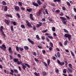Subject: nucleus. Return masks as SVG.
I'll list each match as a JSON object with an SVG mask.
<instances>
[{
	"mask_svg": "<svg viewBox=\"0 0 76 76\" xmlns=\"http://www.w3.org/2000/svg\"><path fill=\"white\" fill-rule=\"evenodd\" d=\"M60 18L61 19L62 23H63L64 25H66L67 23V21H66L67 20V19H66L65 17H60Z\"/></svg>",
	"mask_w": 76,
	"mask_h": 76,
	"instance_id": "nucleus-1",
	"label": "nucleus"
},
{
	"mask_svg": "<svg viewBox=\"0 0 76 76\" xmlns=\"http://www.w3.org/2000/svg\"><path fill=\"white\" fill-rule=\"evenodd\" d=\"M64 37L65 38H68L69 41H71V37H72V35H71L68 34H65L64 35Z\"/></svg>",
	"mask_w": 76,
	"mask_h": 76,
	"instance_id": "nucleus-2",
	"label": "nucleus"
},
{
	"mask_svg": "<svg viewBox=\"0 0 76 76\" xmlns=\"http://www.w3.org/2000/svg\"><path fill=\"white\" fill-rule=\"evenodd\" d=\"M0 48L1 50H3L4 51H5L6 48H7L6 46L4 44H3L1 46H0Z\"/></svg>",
	"mask_w": 76,
	"mask_h": 76,
	"instance_id": "nucleus-3",
	"label": "nucleus"
},
{
	"mask_svg": "<svg viewBox=\"0 0 76 76\" xmlns=\"http://www.w3.org/2000/svg\"><path fill=\"white\" fill-rule=\"evenodd\" d=\"M3 26H2L1 27V29H0V31L1 32L2 35H3V36L5 37H6V35H5L4 33V31H3Z\"/></svg>",
	"mask_w": 76,
	"mask_h": 76,
	"instance_id": "nucleus-4",
	"label": "nucleus"
},
{
	"mask_svg": "<svg viewBox=\"0 0 76 76\" xmlns=\"http://www.w3.org/2000/svg\"><path fill=\"white\" fill-rule=\"evenodd\" d=\"M26 23H27V25L28 26L32 28V26H31V24L28 20H26Z\"/></svg>",
	"mask_w": 76,
	"mask_h": 76,
	"instance_id": "nucleus-5",
	"label": "nucleus"
},
{
	"mask_svg": "<svg viewBox=\"0 0 76 76\" xmlns=\"http://www.w3.org/2000/svg\"><path fill=\"white\" fill-rule=\"evenodd\" d=\"M38 23L39 24H37L36 26V27L38 28H39L40 26H41L42 24V23L40 22H39Z\"/></svg>",
	"mask_w": 76,
	"mask_h": 76,
	"instance_id": "nucleus-6",
	"label": "nucleus"
},
{
	"mask_svg": "<svg viewBox=\"0 0 76 76\" xmlns=\"http://www.w3.org/2000/svg\"><path fill=\"white\" fill-rule=\"evenodd\" d=\"M8 51L11 54H13V51L12 50V48L11 47H10L9 48Z\"/></svg>",
	"mask_w": 76,
	"mask_h": 76,
	"instance_id": "nucleus-7",
	"label": "nucleus"
},
{
	"mask_svg": "<svg viewBox=\"0 0 76 76\" xmlns=\"http://www.w3.org/2000/svg\"><path fill=\"white\" fill-rule=\"evenodd\" d=\"M32 5H33V6H36V7H38L39 5L38 4H37L36 3H35L34 2H32Z\"/></svg>",
	"mask_w": 76,
	"mask_h": 76,
	"instance_id": "nucleus-8",
	"label": "nucleus"
},
{
	"mask_svg": "<svg viewBox=\"0 0 76 76\" xmlns=\"http://www.w3.org/2000/svg\"><path fill=\"white\" fill-rule=\"evenodd\" d=\"M5 23L7 25H9V23L10 22V20H5Z\"/></svg>",
	"mask_w": 76,
	"mask_h": 76,
	"instance_id": "nucleus-9",
	"label": "nucleus"
},
{
	"mask_svg": "<svg viewBox=\"0 0 76 76\" xmlns=\"http://www.w3.org/2000/svg\"><path fill=\"white\" fill-rule=\"evenodd\" d=\"M22 68L23 70H26V65H24V64H23L22 65Z\"/></svg>",
	"mask_w": 76,
	"mask_h": 76,
	"instance_id": "nucleus-10",
	"label": "nucleus"
},
{
	"mask_svg": "<svg viewBox=\"0 0 76 76\" xmlns=\"http://www.w3.org/2000/svg\"><path fill=\"white\" fill-rule=\"evenodd\" d=\"M30 19H31V20H34V18H33V15H32V14H30Z\"/></svg>",
	"mask_w": 76,
	"mask_h": 76,
	"instance_id": "nucleus-11",
	"label": "nucleus"
},
{
	"mask_svg": "<svg viewBox=\"0 0 76 76\" xmlns=\"http://www.w3.org/2000/svg\"><path fill=\"white\" fill-rule=\"evenodd\" d=\"M28 40L29 42H30V43H31L32 44H34V42L32 40H31V39H28Z\"/></svg>",
	"mask_w": 76,
	"mask_h": 76,
	"instance_id": "nucleus-12",
	"label": "nucleus"
},
{
	"mask_svg": "<svg viewBox=\"0 0 76 76\" xmlns=\"http://www.w3.org/2000/svg\"><path fill=\"white\" fill-rule=\"evenodd\" d=\"M37 3L40 5H41V4H42V3L41 2V1L39 0H38L37 1Z\"/></svg>",
	"mask_w": 76,
	"mask_h": 76,
	"instance_id": "nucleus-13",
	"label": "nucleus"
},
{
	"mask_svg": "<svg viewBox=\"0 0 76 76\" xmlns=\"http://www.w3.org/2000/svg\"><path fill=\"white\" fill-rule=\"evenodd\" d=\"M15 9L16 10H17V11H18L20 9V8H19V7L18 6H16L15 8Z\"/></svg>",
	"mask_w": 76,
	"mask_h": 76,
	"instance_id": "nucleus-14",
	"label": "nucleus"
},
{
	"mask_svg": "<svg viewBox=\"0 0 76 76\" xmlns=\"http://www.w3.org/2000/svg\"><path fill=\"white\" fill-rule=\"evenodd\" d=\"M34 73L36 76H40V74L39 73H37V72H35Z\"/></svg>",
	"mask_w": 76,
	"mask_h": 76,
	"instance_id": "nucleus-15",
	"label": "nucleus"
},
{
	"mask_svg": "<svg viewBox=\"0 0 76 76\" xmlns=\"http://www.w3.org/2000/svg\"><path fill=\"white\" fill-rule=\"evenodd\" d=\"M11 72L10 73V75H11L12 76H13V73H14V71H13V69H11Z\"/></svg>",
	"mask_w": 76,
	"mask_h": 76,
	"instance_id": "nucleus-16",
	"label": "nucleus"
},
{
	"mask_svg": "<svg viewBox=\"0 0 76 76\" xmlns=\"http://www.w3.org/2000/svg\"><path fill=\"white\" fill-rule=\"evenodd\" d=\"M5 15L6 16H7V17H8L9 18H13V16H12V15H8L6 14Z\"/></svg>",
	"mask_w": 76,
	"mask_h": 76,
	"instance_id": "nucleus-17",
	"label": "nucleus"
},
{
	"mask_svg": "<svg viewBox=\"0 0 76 76\" xmlns=\"http://www.w3.org/2000/svg\"><path fill=\"white\" fill-rule=\"evenodd\" d=\"M19 61V60L18 58H15L13 59V61L15 63H16Z\"/></svg>",
	"mask_w": 76,
	"mask_h": 76,
	"instance_id": "nucleus-18",
	"label": "nucleus"
},
{
	"mask_svg": "<svg viewBox=\"0 0 76 76\" xmlns=\"http://www.w3.org/2000/svg\"><path fill=\"white\" fill-rule=\"evenodd\" d=\"M57 56L58 58H60V53L59 52H58L57 53Z\"/></svg>",
	"mask_w": 76,
	"mask_h": 76,
	"instance_id": "nucleus-19",
	"label": "nucleus"
},
{
	"mask_svg": "<svg viewBox=\"0 0 76 76\" xmlns=\"http://www.w3.org/2000/svg\"><path fill=\"white\" fill-rule=\"evenodd\" d=\"M27 11H28V12H31L32 10V9L31 8H30V9H27L26 10Z\"/></svg>",
	"mask_w": 76,
	"mask_h": 76,
	"instance_id": "nucleus-20",
	"label": "nucleus"
},
{
	"mask_svg": "<svg viewBox=\"0 0 76 76\" xmlns=\"http://www.w3.org/2000/svg\"><path fill=\"white\" fill-rule=\"evenodd\" d=\"M24 48L26 50H29V47L26 46L24 47Z\"/></svg>",
	"mask_w": 76,
	"mask_h": 76,
	"instance_id": "nucleus-21",
	"label": "nucleus"
},
{
	"mask_svg": "<svg viewBox=\"0 0 76 76\" xmlns=\"http://www.w3.org/2000/svg\"><path fill=\"white\" fill-rule=\"evenodd\" d=\"M41 14V10H39L38 13V16H40Z\"/></svg>",
	"mask_w": 76,
	"mask_h": 76,
	"instance_id": "nucleus-22",
	"label": "nucleus"
},
{
	"mask_svg": "<svg viewBox=\"0 0 76 76\" xmlns=\"http://www.w3.org/2000/svg\"><path fill=\"white\" fill-rule=\"evenodd\" d=\"M50 62L51 61H50V59H48V60H47V63L48 66H49V65H50Z\"/></svg>",
	"mask_w": 76,
	"mask_h": 76,
	"instance_id": "nucleus-23",
	"label": "nucleus"
},
{
	"mask_svg": "<svg viewBox=\"0 0 76 76\" xmlns=\"http://www.w3.org/2000/svg\"><path fill=\"white\" fill-rule=\"evenodd\" d=\"M52 31H53V32H55L56 31V28L54 27H53L52 28Z\"/></svg>",
	"mask_w": 76,
	"mask_h": 76,
	"instance_id": "nucleus-24",
	"label": "nucleus"
},
{
	"mask_svg": "<svg viewBox=\"0 0 76 76\" xmlns=\"http://www.w3.org/2000/svg\"><path fill=\"white\" fill-rule=\"evenodd\" d=\"M4 12H7V6H6L4 8Z\"/></svg>",
	"mask_w": 76,
	"mask_h": 76,
	"instance_id": "nucleus-25",
	"label": "nucleus"
},
{
	"mask_svg": "<svg viewBox=\"0 0 76 76\" xmlns=\"http://www.w3.org/2000/svg\"><path fill=\"white\" fill-rule=\"evenodd\" d=\"M11 23H13L14 26L16 25V22L15 21H12L11 22Z\"/></svg>",
	"mask_w": 76,
	"mask_h": 76,
	"instance_id": "nucleus-26",
	"label": "nucleus"
},
{
	"mask_svg": "<svg viewBox=\"0 0 76 76\" xmlns=\"http://www.w3.org/2000/svg\"><path fill=\"white\" fill-rule=\"evenodd\" d=\"M2 4L4 6H5L7 4L6 2H5L4 1H2Z\"/></svg>",
	"mask_w": 76,
	"mask_h": 76,
	"instance_id": "nucleus-27",
	"label": "nucleus"
},
{
	"mask_svg": "<svg viewBox=\"0 0 76 76\" xmlns=\"http://www.w3.org/2000/svg\"><path fill=\"white\" fill-rule=\"evenodd\" d=\"M68 66L70 67V69H73V68H72V65L71 64H69Z\"/></svg>",
	"mask_w": 76,
	"mask_h": 76,
	"instance_id": "nucleus-28",
	"label": "nucleus"
},
{
	"mask_svg": "<svg viewBox=\"0 0 76 76\" xmlns=\"http://www.w3.org/2000/svg\"><path fill=\"white\" fill-rule=\"evenodd\" d=\"M10 28L12 31H14V29H13V26L12 25L11 26Z\"/></svg>",
	"mask_w": 76,
	"mask_h": 76,
	"instance_id": "nucleus-29",
	"label": "nucleus"
},
{
	"mask_svg": "<svg viewBox=\"0 0 76 76\" xmlns=\"http://www.w3.org/2000/svg\"><path fill=\"white\" fill-rule=\"evenodd\" d=\"M63 30L64 32H65L66 33H68L69 32V31L66 29L64 28Z\"/></svg>",
	"mask_w": 76,
	"mask_h": 76,
	"instance_id": "nucleus-30",
	"label": "nucleus"
},
{
	"mask_svg": "<svg viewBox=\"0 0 76 76\" xmlns=\"http://www.w3.org/2000/svg\"><path fill=\"white\" fill-rule=\"evenodd\" d=\"M24 64L26 65V66H27L28 68H30V67H31V66H30V65L24 63Z\"/></svg>",
	"mask_w": 76,
	"mask_h": 76,
	"instance_id": "nucleus-31",
	"label": "nucleus"
},
{
	"mask_svg": "<svg viewBox=\"0 0 76 76\" xmlns=\"http://www.w3.org/2000/svg\"><path fill=\"white\" fill-rule=\"evenodd\" d=\"M42 74L43 76H46L47 75V73L45 72H42Z\"/></svg>",
	"mask_w": 76,
	"mask_h": 76,
	"instance_id": "nucleus-32",
	"label": "nucleus"
},
{
	"mask_svg": "<svg viewBox=\"0 0 76 76\" xmlns=\"http://www.w3.org/2000/svg\"><path fill=\"white\" fill-rule=\"evenodd\" d=\"M21 27L22 28H23V29H25V25L23 24H21Z\"/></svg>",
	"mask_w": 76,
	"mask_h": 76,
	"instance_id": "nucleus-33",
	"label": "nucleus"
},
{
	"mask_svg": "<svg viewBox=\"0 0 76 76\" xmlns=\"http://www.w3.org/2000/svg\"><path fill=\"white\" fill-rule=\"evenodd\" d=\"M71 53L72 56H73V57H75V54H74V53H73V51H71Z\"/></svg>",
	"mask_w": 76,
	"mask_h": 76,
	"instance_id": "nucleus-34",
	"label": "nucleus"
},
{
	"mask_svg": "<svg viewBox=\"0 0 76 76\" xmlns=\"http://www.w3.org/2000/svg\"><path fill=\"white\" fill-rule=\"evenodd\" d=\"M64 63L63 62H61L60 64V66H63V65H64Z\"/></svg>",
	"mask_w": 76,
	"mask_h": 76,
	"instance_id": "nucleus-35",
	"label": "nucleus"
},
{
	"mask_svg": "<svg viewBox=\"0 0 76 76\" xmlns=\"http://www.w3.org/2000/svg\"><path fill=\"white\" fill-rule=\"evenodd\" d=\"M16 15L18 17V18H20V15L19 13H17L16 14Z\"/></svg>",
	"mask_w": 76,
	"mask_h": 76,
	"instance_id": "nucleus-36",
	"label": "nucleus"
},
{
	"mask_svg": "<svg viewBox=\"0 0 76 76\" xmlns=\"http://www.w3.org/2000/svg\"><path fill=\"white\" fill-rule=\"evenodd\" d=\"M19 49H20L21 51H23V48H21L20 47H19Z\"/></svg>",
	"mask_w": 76,
	"mask_h": 76,
	"instance_id": "nucleus-37",
	"label": "nucleus"
},
{
	"mask_svg": "<svg viewBox=\"0 0 76 76\" xmlns=\"http://www.w3.org/2000/svg\"><path fill=\"white\" fill-rule=\"evenodd\" d=\"M67 72V71H66V69H64L63 70V73H66Z\"/></svg>",
	"mask_w": 76,
	"mask_h": 76,
	"instance_id": "nucleus-38",
	"label": "nucleus"
},
{
	"mask_svg": "<svg viewBox=\"0 0 76 76\" xmlns=\"http://www.w3.org/2000/svg\"><path fill=\"white\" fill-rule=\"evenodd\" d=\"M67 69H68V71H69V72H70V73L72 72V69H71L70 68H67Z\"/></svg>",
	"mask_w": 76,
	"mask_h": 76,
	"instance_id": "nucleus-39",
	"label": "nucleus"
},
{
	"mask_svg": "<svg viewBox=\"0 0 76 76\" xmlns=\"http://www.w3.org/2000/svg\"><path fill=\"white\" fill-rule=\"evenodd\" d=\"M66 3L68 6H69V7H70V6H71V5H70V3H69V2L68 1H66Z\"/></svg>",
	"mask_w": 76,
	"mask_h": 76,
	"instance_id": "nucleus-40",
	"label": "nucleus"
},
{
	"mask_svg": "<svg viewBox=\"0 0 76 76\" xmlns=\"http://www.w3.org/2000/svg\"><path fill=\"white\" fill-rule=\"evenodd\" d=\"M47 31H48V29H46L45 30L42 31V32L43 33H45V32H47Z\"/></svg>",
	"mask_w": 76,
	"mask_h": 76,
	"instance_id": "nucleus-41",
	"label": "nucleus"
},
{
	"mask_svg": "<svg viewBox=\"0 0 76 76\" xmlns=\"http://www.w3.org/2000/svg\"><path fill=\"white\" fill-rule=\"evenodd\" d=\"M19 47H18V46H17L16 47V50L17 51H19Z\"/></svg>",
	"mask_w": 76,
	"mask_h": 76,
	"instance_id": "nucleus-42",
	"label": "nucleus"
},
{
	"mask_svg": "<svg viewBox=\"0 0 76 76\" xmlns=\"http://www.w3.org/2000/svg\"><path fill=\"white\" fill-rule=\"evenodd\" d=\"M68 42V41L67 40H66L64 43V45H67V43Z\"/></svg>",
	"mask_w": 76,
	"mask_h": 76,
	"instance_id": "nucleus-43",
	"label": "nucleus"
},
{
	"mask_svg": "<svg viewBox=\"0 0 76 76\" xmlns=\"http://www.w3.org/2000/svg\"><path fill=\"white\" fill-rule=\"evenodd\" d=\"M43 64L46 67H48V66H47V64L46 63V62H43Z\"/></svg>",
	"mask_w": 76,
	"mask_h": 76,
	"instance_id": "nucleus-44",
	"label": "nucleus"
},
{
	"mask_svg": "<svg viewBox=\"0 0 76 76\" xmlns=\"http://www.w3.org/2000/svg\"><path fill=\"white\" fill-rule=\"evenodd\" d=\"M14 72L15 73H18V71L17 69H14Z\"/></svg>",
	"mask_w": 76,
	"mask_h": 76,
	"instance_id": "nucleus-45",
	"label": "nucleus"
},
{
	"mask_svg": "<svg viewBox=\"0 0 76 76\" xmlns=\"http://www.w3.org/2000/svg\"><path fill=\"white\" fill-rule=\"evenodd\" d=\"M36 38L38 39H40V38H39V35H36Z\"/></svg>",
	"mask_w": 76,
	"mask_h": 76,
	"instance_id": "nucleus-46",
	"label": "nucleus"
},
{
	"mask_svg": "<svg viewBox=\"0 0 76 76\" xmlns=\"http://www.w3.org/2000/svg\"><path fill=\"white\" fill-rule=\"evenodd\" d=\"M18 4H19V5H20V6H22V3H21V2L19 1Z\"/></svg>",
	"mask_w": 76,
	"mask_h": 76,
	"instance_id": "nucleus-47",
	"label": "nucleus"
},
{
	"mask_svg": "<svg viewBox=\"0 0 76 76\" xmlns=\"http://www.w3.org/2000/svg\"><path fill=\"white\" fill-rule=\"evenodd\" d=\"M42 52L43 54H45V53H46V51H45V50H42Z\"/></svg>",
	"mask_w": 76,
	"mask_h": 76,
	"instance_id": "nucleus-48",
	"label": "nucleus"
},
{
	"mask_svg": "<svg viewBox=\"0 0 76 76\" xmlns=\"http://www.w3.org/2000/svg\"><path fill=\"white\" fill-rule=\"evenodd\" d=\"M48 37L50 38V39H54V38H53V37L52 36H48Z\"/></svg>",
	"mask_w": 76,
	"mask_h": 76,
	"instance_id": "nucleus-49",
	"label": "nucleus"
},
{
	"mask_svg": "<svg viewBox=\"0 0 76 76\" xmlns=\"http://www.w3.org/2000/svg\"><path fill=\"white\" fill-rule=\"evenodd\" d=\"M20 8L21 10H25V8L22 7H20Z\"/></svg>",
	"mask_w": 76,
	"mask_h": 76,
	"instance_id": "nucleus-50",
	"label": "nucleus"
},
{
	"mask_svg": "<svg viewBox=\"0 0 76 76\" xmlns=\"http://www.w3.org/2000/svg\"><path fill=\"white\" fill-rule=\"evenodd\" d=\"M62 9L63 10H64V11H65V10H66V9L65 7L64 6L63 7H62Z\"/></svg>",
	"mask_w": 76,
	"mask_h": 76,
	"instance_id": "nucleus-51",
	"label": "nucleus"
},
{
	"mask_svg": "<svg viewBox=\"0 0 76 76\" xmlns=\"http://www.w3.org/2000/svg\"><path fill=\"white\" fill-rule=\"evenodd\" d=\"M60 11L59 10H57L56 11V12L57 13H60Z\"/></svg>",
	"mask_w": 76,
	"mask_h": 76,
	"instance_id": "nucleus-52",
	"label": "nucleus"
},
{
	"mask_svg": "<svg viewBox=\"0 0 76 76\" xmlns=\"http://www.w3.org/2000/svg\"><path fill=\"white\" fill-rule=\"evenodd\" d=\"M50 45L51 46V47H53V43H52V42H50Z\"/></svg>",
	"mask_w": 76,
	"mask_h": 76,
	"instance_id": "nucleus-53",
	"label": "nucleus"
},
{
	"mask_svg": "<svg viewBox=\"0 0 76 76\" xmlns=\"http://www.w3.org/2000/svg\"><path fill=\"white\" fill-rule=\"evenodd\" d=\"M52 58L53 60H56V58L55 56H52Z\"/></svg>",
	"mask_w": 76,
	"mask_h": 76,
	"instance_id": "nucleus-54",
	"label": "nucleus"
},
{
	"mask_svg": "<svg viewBox=\"0 0 76 76\" xmlns=\"http://www.w3.org/2000/svg\"><path fill=\"white\" fill-rule=\"evenodd\" d=\"M41 38L42 40H44L45 39V37L42 36L41 37Z\"/></svg>",
	"mask_w": 76,
	"mask_h": 76,
	"instance_id": "nucleus-55",
	"label": "nucleus"
},
{
	"mask_svg": "<svg viewBox=\"0 0 76 76\" xmlns=\"http://www.w3.org/2000/svg\"><path fill=\"white\" fill-rule=\"evenodd\" d=\"M59 72V70L58 69H57L56 70V73H58Z\"/></svg>",
	"mask_w": 76,
	"mask_h": 76,
	"instance_id": "nucleus-56",
	"label": "nucleus"
},
{
	"mask_svg": "<svg viewBox=\"0 0 76 76\" xmlns=\"http://www.w3.org/2000/svg\"><path fill=\"white\" fill-rule=\"evenodd\" d=\"M59 44L60 46H61V47H63V44H62V43H61V42H59Z\"/></svg>",
	"mask_w": 76,
	"mask_h": 76,
	"instance_id": "nucleus-57",
	"label": "nucleus"
},
{
	"mask_svg": "<svg viewBox=\"0 0 76 76\" xmlns=\"http://www.w3.org/2000/svg\"><path fill=\"white\" fill-rule=\"evenodd\" d=\"M34 60L35 61H36V62H38L39 61V60H38V59H37V58H34Z\"/></svg>",
	"mask_w": 76,
	"mask_h": 76,
	"instance_id": "nucleus-58",
	"label": "nucleus"
},
{
	"mask_svg": "<svg viewBox=\"0 0 76 76\" xmlns=\"http://www.w3.org/2000/svg\"><path fill=\"white\" fill-rule=\"evenodd\" d=\"M49 50H50V51H51L52 50H53V48L50 47L49 48Z\"/></svg>",
	"mask_w": 76,
	"mask_h": 76,
	"instance_id": "nucleus-59",
	"label": "nucleus"
},
{
	"mask_svg": "<svg viewBox=\"0 0 76 76\" xmlns=\"http://www.w3.org/2000/svg\"><path fill=\"white\" fill-rule=\"evenodd\" d=\"M37 47H38V48L40 49H42V47L38 45Z\"/></svg>",
	"mask_w": 76,
	"mask_h": 76,
	"instance_id": "nucleus-60",
	"label": "nucleus"
},
{
	"mask_svg": "<svg viewBox=\"0 0 76 76\" xmlns=\"http://www.w3.org/2000/svg\"><path fill=\"white\" fill-rule=\"evenodd\" d=\"M33 30H34V31H35V30H36V27H35V26H33Z\"/></svg>",
	"mask_w": 76,
	"mask_h": 76,
	"instance_id": "nucleus-61",
	"label": "nucleus"
},
{
	"mask_svg": "<svg viewBox=\"0 0 76 76\" xmlns=\"http://www.w3.org/2000/svg\"><path fill=\"white\" fill-rule=\"evenodd\" d=\"M66 16L68 20H69V19H70V17H69L67 16V15H66Z\"/></svg>",
	"mask_w": 76,
	"mask_h": 76,
	"instance_id": "nucleus-62",
	"label": "nucleus"
},
{
	"mask_svg": "<svg viewBox=\"0 0 76 76\" xmlns=\"http://www.w3.org/2000/svg\"><path fill=\"white\" fill-rule=\"evenodd\" d=\"M57 63H58V64H60L61 63V62L60 61H59V60L58 59L57 60Z\"/></svg>",
	"mask_w": 76,
	"mask_h": 76,
	"instance_id": "nucleus-63",
	"label": "nucleus"
},
{
	"mask_svg": "<svg viewBox=\"0 0 76 76\" xmlns=\"http://www.w3.org/2000/svg\"><path fill=\"white\" fill-rule=\"evenodd\" d=\"M33 53V55L34 56H37V54H36V52H34Z\"/></svg>",
	"mask_w": 76,
	"mask_h": 76,
	"instance_id": "nucleus-64",
	"label": "nucleus"
}]
</instances>
